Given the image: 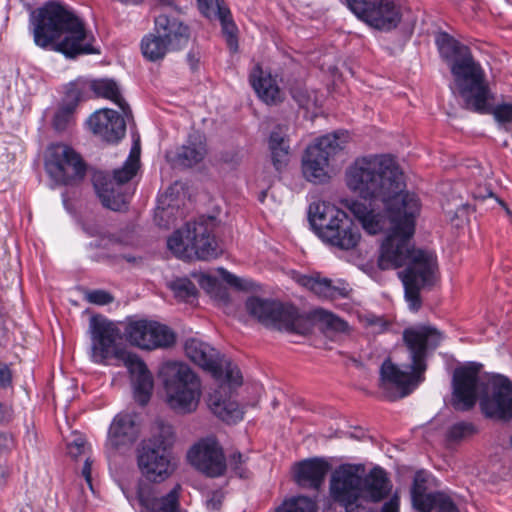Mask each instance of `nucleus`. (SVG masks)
Returning a JSON list of instances; mask_svg holds the SVG:
<instances>
[{
    "label": "nucleus",
    "mask_w": 512,
    "mask_h": 512,
    "mask_svg": "<svg viewBox=\"0 0 512 512\" xmlns=\"http://www.w3.org/2000/svg\"><path fill=\"white\" fill-rule=\"evenodd\" d=\"M344 180L359 197L382 203V210H376L371 203L353 201L349 209L368 234L388 231L378 265L382 270L406 266L399 277L410 308L417 311L421 307L420 291L433 283L437 270L434 253L414 249L410 244L421 208L419 198L405 191L404 175L387 155L356 158L346 168Z\"/></svg>",
    "instance_id": "f257e3e1"
},
{
    "label": "nucleus",
    "mask_w": 512,
    "mask_h": 512,
    "mask_svg": "<svg viewBox=\"0 0 512 512\" xmlns=\"http://www.w3.org/2000/svg\"><path fill=\"white\" fill-rule=\"evenodd\" d=\"M30 22L34 42L41 48L69 58L98 53L93 47L94 37L86 30L84 22L60 2L49 1L32 11Z\"/></svg>",
    "instance_id": "f03ea898"
},
{
    "label": "nucleus",
    "mask_w": 512,
    "mask_h": 512,
    "mask_svg": "<svg viewBox=\"0 0 512 512\" xmlns=\"http://www.w3.org/2000/svg\"><path fill=\"white\" fill-rule=\"evenodd\" d=\"M402 338L411 362L410 372L400 369L390 359H386L380 367L379 387L389 400L407 396L423 381L427 357L439 346L444 336L434 326L414 325L404 329Z\"/></svg>",
    "instance_id": "7ed1b4c3"
},
{
    "label": "nucleus",
    "mask_w": 512,
    "mask_h": 512,
    "mask_svg": "<svg viewBox=\"0 0 512 512\" xmlns=\"http://www.w3.org/2000/svg\"><path fill=\"white\" fill-rule=\"evenodd\" d=\"M364 474V465L351 463L341 464L332 472L329 495L345 512H377L372 504L390 493L391 482L382 468Z\"/></svg>",
    "instance_id": "20e7f679"
},
{
    "label": "nucleus",
    "mask_w": 512,
    "mask_h": 512,
    "mask_svg": "<svg viewBox=\"0 0 512 512\" xmlns=\"http://www.w3.org/2000/svg\"><path fill=\"white\" fill-rule=\"evenodd\" d=\"M436 45L445 60H453L450 69L461 97L474 100L476 109H483L486 91L481 83L485 72L474 60L470 48L445 32L436 37Z\"/></svg>",
    "instance_id": "39448f33"
},
{
    "label": "nucleus",
    "mask_w": 512,
    "mask_h": 512,
    "mask_svg": "<svg viewBox=\"0 0 512 512\" xmlns=\"http://www.w3.org/2000/svg\"><path fill=\"white\" fill-rule=\"evenodd\" d=\"M309 221L324 242L340 250H354L361 241L358 225L345 211L330 202L312 203Z\"/></svg>",
    "instance_id": "423d86ee"
},
{
    "label": "nucleus",
    "mask_w": 512,
    "mask_h": 512,
    "mask_svg": "<svg viewBox=\"0 0 512 512\" xmlns=\"http://www.w3.org/2000/svg\"><path fill=\"white\" fill-rule=\"evenodd\" d=\"M165 400L179 414L196 411L202 395L201 380L191 367L179 361H168L159 369Z\"/></svg>",
    "instance_id": "0eeeda50"
},
{
    "label": "nucleus",
    "mask_w": 512,
    "mask_h": 512,
    "mask_svg": "<svg viewBox=\"0 0 512 512\" xmlns=\"http://www.w3.org/2000/svg\"><path fill=\"white\" fill-rule=\"evenodd\" d=\"M90 359L101 365H125L136 354L123 345L122 330L117 323L102 317H92L89 323Z\"/></svg>",
    "instance_id": "6e6552de"
},
{
    "label": "nucleus",
    "mask_w": 512,
    "mask_h": 512,
    "mask_svg": "<svg viewBox=\"0 0 512 512\" xmlns=\"http://www.w3.org/2000/svg\"><path fill=\"white\" fill-rule=\"evenodd\" d=\"M349 141L347 131L339 130L318 138L308 146L302 157V172L306 180L322 184L330 179L329 161L342 151Z\"/></svg>",
    "instance_id": "1a4fd4ad"
},
{
    "label": "nucleus",
    "mask_w": 512,
    "mask_h": 512,
    "mask_svg": "<svg viewBox=\"0 0 512 512\" xmlns=\"http://www.w3.org/2000/svg\"><path fill=\"white\" fill-rule=\"evenodd\" d=\"M139 168V149L133 148L128 159L120 169L114 171L112 178L102 174L94 176V187L103 206L113 211L126 208L132 190L126 187Z\"/></svg>",
    "instance_id": "9d476101"
},
{
    "label": "nucleus",
    "mask_w": 512,
    "mask_h": 512,
    "mask_svg": "<svg viewBox=\"0 0 512 512\" xmlns=\"http://www.w3.org/2000/svg\"><path fill=\"white\" fill-rule=\"evenodd\" d=\"M248 313L267 327L304 334L307 331L305 319L292 306L280 302L250 297L245 303Z\"/></svg>",
    "instance_id": "9b49d317"
},
{
    "label": "nucleus",
    "mask_w": 512,
    "mask_h": 512,
    "mask_svg": "<svg viewBox=\"0 0 512 512\" xmlns=\"http://www.w3.org/2000/svg\"><path fill=\"white\" fill-rule=\"evenodd\" d=\"M44 165L48 175L61 185H77L86 175V164L81 155L64 143L47 147Z\"/></svg>",
    "instance_id": "f8f14e48"
},
{
    "label": "nucleus",
    "mask_w": 512,
    "mask_h": 512,
    "mask_svg": "<svg viewBox=\"0 0 512 512\" xmlns=\"http://www.w3.org/2000/svg\"><path fill=\"white\" fill-rule=\"evenodd\" d=\"M350 11L369 27L390 32L402 21V7L398 0H346Z\"/></svg>",
    "instance_id": "ddd939ff"
},
{
    "label": "nucleus",
    "mask_w": 512,
    "mask_h": 512,
    "mask_svg": "<svg viewBox=\"0 0 512 512\" xmlns=\"http://www.w3.org/2000/svg\"><path fill=\"white\" fill-rule=\"evenodd\" d=\"M124 334L131 345L146 350L169 347L175 342V334L166 325L135 317L127 318Z\"/></svg>",
    "instance_id": "4468645a"
},
{
    "label": "nucleus",
    "mask_w": 512,
    "mask_h": 512,
    "mask_svg": "<svg viewBox=\"0 0 512 512\" xmlns=\"http://www.w3.org/2000/svg\"><path fill=\"white\" fill-rule=\"evenodd\" d=\"M479 406L487 418L512 421V382L503 376L495 377L480 395Z\"/></svg>",
    "instance_id": "2eb2a0df"
},
{
    "label": "nucleus",
    "mask_w": 512,
    "mask_h": 512,
    "mask_svg": "<svg viewBox=\"0 0 512 512\" xmlns=\"http://www.w3.org/2000/svg\"><path fill=\"white\" fill-rule=\"evenodd\" d=\"M138 468L148 481L160 483L169 478L175 463L169 451L155 449L152 443H141L137 451Z\"/></svg>",
    "instance_id": "dca6fc26"
},
{
    "label": "nucleus",
    "mask_w": 512,
    "mask_h": 512,
    "mask_svg": "<svg viewBox=\"0 0 512 512\" xmlns=\"http://www.w3.org/2000/svg\"><path fill=\"white\" fill-rule=\"evenodd\" d=\"M480 367L481 365L470 364L455 370L452 405L456 410L468 411L474 407L482 386L479 379Z\"/></svg>",
    "instance_id": "f3484780"
},
{
    "label": "nucleus",
    "mask_w": 512,
    "mask_h": 512,
    "mask_svg": "<svg viewBox=\"0 0 512 512\" xmlns=\"http://www.w3.org/2000/svg\"><path fill=\"white\" fill-rule=\"evenodd\" d=\"M191 465L209 477L224 474L227 464L222 448L214 438H205L197 442L188 451Z\"/></svg>",
    "instance_id": "a211bd4d"
},
{
    "label": "nucleus",
    "mask_w": 512,
    "mask_h": 512,
    "mask_svg": "<svg viewBox=\"0 0 512 512\" xmlns=\"http://www.w3.org/2000/svg\"><path fill=\"white\" fill-rule=\"evenodd\" d=\"M139 426L135 415L131 413L117 414L108 430V437L105 444L107 453L130 448L139 437Z\"/></svg>",
    "instance_id": "6ab92c4d"
},
{
    "label": "nucleus",
    "mask_w": 512,
    "mask_h": 512,
    "mask_svg": "<svg viewBox=\"0 0 512 512\" xmlns=\"http://www.w3.org/2000/svg\"><path fill=\"white\" fill-rule=\"evenodd\" d=\"M87 123L94 135L109 143L117 142L124 137L126 132L124 118L108 108L94 112Z\"/></svg>",
    "instance_id": "aec40b11"
},
{
    "label": "nucleus",
    "mask_w": 512,
    "mask_h": 512,
    "mask_svg": "<svg viewBox=\"0 0 512 512\" xmlns=\"http://www.w3.org/2000/svg\"><path fill=\"white\" fill-rule=\"evenodd\" d=\"M184 350L192 362L210 372L215 379L221 378L223 358L208 343L190 338L185 342Z\"/></svg>",
    "instance_id": "412c9836"
},
{
    "label": "nucleus",
    "mask_w": 512,
    "mask_h": 512,
    "mask_svg": "<svg viewBox=\"0 0 512 512\" xmlns=\"http://www.w3.org/2000/svg\"><path fill=\"white\" fill-rule=\"evenodd\" d=\"M154 31L157 32L171 47L178 50L187 45L189 28L176 14L162 12L155 18Z\"/></svg>",
    "instance_id": "4be33fe9"
},
{
    "label": "nucleus",
    "mask_w": 512,
    "mask_h": 512,
    "mask_svg": "<svg viewBox=\"0 0 512 512\" xmlns=\"http://www.w3.org/2000/svg\"><path fill=\"white\" fill-rule=\"evenodd\" d=\"M210 223H187V237L191 239L192 255L198 259L208 260L218 256V246L211 235Z\"/></svg>",
    "instance_id": "5701e85b"
},
{
    "label": "nucleus",
    "mask_w": 512,
    "mask_h": 512,
    "mask_svg": "<svg viewBox=\"0 0 512 512\" xmlns=\"http://www.w3.org/2000/svg\"><path fill=\"white\" fill-rule=\"evenodd\" d=\"M201 13L211 19L219 20L227 43L231 49L237 47L236 25L234 24L229 8L223 0H197Z\"/></svg>",
    "instance_id": "b1692460"
},
{
    "label": "nucleus",
    "mask_w": 512,
    "mask_h": 512,
    "mask_svg": "<svg viewBox=\"0 0 512 512\" xmlns=\"http://www.w3.org/2000/svg\"><path fill=\"white\" fill-rule=\"evenodd\" d=\"M329 464L323 459L303 460L294 467V480L302 488L318 490L324 483Z\"/></svg>",
    "instance_id": "393cba45"
},
{
    "label": "nucleus",
    "mask_w": 512,
    "mask_h": 512,
    "mask_svg": "<svg viewBox=\"0 0 512 512\" xmlns=\"http://www.w3.org/2000/svg\"><path fill=\"white\" fill-rule=\"evenodd\" d=\"M207 151L205 135L192 131L185 143L177 149L175 163L185 168L193 167L204 160Z\"/></svg>",
    "instance_id": "a878e982"
},
{
    "label": "nucleus",
    "mask_w": 512,
    "mask_h": 512,
    "mask_svg": "<svg viewBox=\"0 0 512 512\" xmlns=\"http://www.w3.org/2000/svg\"><path fill=\"white\" fill-rule=\"evenodd\" d=\"M250 83L258 97L268 105H277L284 99L276 79L268 72L263 71L260 65H255L250 76Z\"/></svg>",
    "instance_id": "bb28decb"
},
{
    "label": "nucleus",
    "mask_w": 512,
    "mask_h": 512,
    "mask_svg": "<svg viewBox=\"0 0 512 512\" xmlns=\"http://www.w3.org/2000/svg\"><path fill=\"white\" fill-rule=\"evenodd\" d=\"M133 376L134 398L141 404L149 402L153 391V376L146 364L135 355L124 365Z\"/></svg>",
    "instance_id": "cd10ccee"
},
{
    "label": "nucleus",
    "mask_w": 512,
    "mask_h": 512,
    "mask_svg": "<svg viewBox=\"0 0 512 512\" xmlns=\"http://www.w3.org/2000/svg\"><path fill=\"white\" fill-rule=\"evenodd\" d=\"M289 127L286 124L276 125L270 133L268 147L276 170L284 168L290 157Z\"/></svg>",
    "instance_id": "c85d7f7f"
},
{
    "label": "nucleus",
    "mask_w": 512,
    "mask_h": 512,
    "mask_svg": "<svg viewBox=\"0 0 512 512\" xmlns=\"http://www.w3.org/2000/svg\"><path fill=\"white\" fill-rule=\"evenodd\" d=\"M486 91L483 99V109H476V105L474 100L470 101L467 97H462L464 99L465 105L468 109L480 113V114H492L494 119L501 125L511 124L512 123V104L511 103H501L496 106L491 105V100H493V95L489 89V86L485 80V76L482 78L481 83Z\"/></svg>",
    "instance_id": "c756f323"
},
{
    "label": "nucleus",
    "mask_w": 512,
    "mask_h": 512,
    "mask_svg": "<svg viewBox=\"0 0 512 512\" xmlns=\"http://www.w3.org/2000/svg\"><path fill=\"white\" fill-rule=\"evenodd\" d=\"M298 282L303 287L324 299L334 300L347 295V289L345 287L333 285L330 279L321 278L319 275H303L299 277Z\"/></svg>",
    "instance_id": "7c9ffc66"
},
{
    "label": "nucleus",
    "mask_w": 512,
    "mask_h": 512,
    "mask_svg": "<svg viewBox=\"0 0 512 512\" xmlns=\"http://www.w3.org/2000/svg\"><path fill=\"white\" fill-rule=\"evenodd\" d=\"M89 89H91L96 96L108 99L115 103L123 112L126 118L132 115V111L122 97L121 91L117 83L112 79H99L89 82Z\"/></svg>",
    "instance_id": "2f4dec72"
},
{
    "label": "nucleus",
    "mask_w": 512,
    "mask_h": 512,
    "mask_svg": "<svg viewBox=\"0 0 512 512\" xmlns=\"http://www.w3.org/2000/svg\"><path fill=\"white\" fill-rule=\"evenodd\" d=\"M182 487L176 484L167 494L159 498L140 499L145 508V512H180L179 496Z\"/></svg>",
    "instance_id": "473e14b6"
},
{
    "label": "nucleus",
    "mask_w": 512,
    "mask_h": 512,
    "mask_svg": "<svg viewBox=\"0 0 512 512\" xmlns=\"http://www.w3.org/2000/svg\"><path fill=\"white\" fill-rule=\"evenodd\" d=\"M209 407L222 421L232 424L243 418V411L238 403L230 399H220L217 395L209 397Z\"/></svg>",
    "instance_id": "72a5a7b5"
},
{
    "label": "nucleus",
    "mask_w": 512,
    "mask_h": 512,
    "mask_svg": "<svg viewBox=\"0 0 512 512\" xmlns=\"http://www.w3.org/2000/svg\"><path fill=\"white\" fill-rule=\"evenodd\" d=\"M169 50H171V47L155 31L145 35L141 40L142 54L149 61L162 60Z\"/></svg>",
    "instance_id": "f704fd0d"
},
{
    "label": "nucleus",
    "mask_w": 512,
    "mask_h": 512,
    "mask_svg": "<svg viewBox=\"0 0 512 512\" xmlns=\"http://www.w3.org/2000/svg\"><path fill=\"white\" fill-rule=\"evenodd\" d=\"M175 440L173 427L169 424L158 423L152 436L141 443H152L155 449L169 451Z\"/></svg>",
    "instance_id": "c9c22d12"
},
{
    "label": "nucleus",
    "mask_w": 512,
    "mask_h": 512,
    "mask_svg": "<svg viewBox=\"0 0 512 512\" xmlns=\"http://www.w3.org/2000/svg\"><path fill=\"white\" fill-rule=\"evenodd\" d=\"M167 245L169 250L179 258L186 259L192 257L191 239L187 237V226L183 230L174 232L168 239Z\"/></svg>",
    "instance_id": "e433bc0d"
},
{
    "label": "nucleus",
    "mask_w": 512,
    "mask_h": 512,
    "mask_svg": "<svg viewBox=\"0 0 512 512\" xmlns=\"http://www.w3.org/2000/svg\"><path fill=\"white\" fill-rule=\"evenodd\" d=\"M276 512H317V502L307 496H298L285 501Z\"/></svg>",
    "instance_id": "4c0bfd02"
},
{
    "label": "nucleus",
    "mask_w": 512,
    "mask_h": 512,
    "mask_svg": "<svg viewBox=\"0 0 512 512\" xmlns=\"http://www.w3.org/2000/svg\"><path fill=\"white\" fill-rule=\"evenodd\" d=\"M74 112L73 104H63L53 117L54 129L58 132L67 130L74 123Z\"/></svg>",
    "instance_id": "58836bf2"
},
{
    "label": "nucleus",
    "mask_w": 512,
    "mask_h": 512,
    "mask_svg": "<svg viewBox=\"0 0 512 512\" xmlns=\"http://www.w3.org/2000/svg\"><path fill=\"white\" fill-rule=\"evenodd\" d=\"M87 88H89V82L85 80H76L70 83L65 94L64 104H73L75 110Z\"/></svg>",
    "instance_id": "ea45409f"
},
{
    "label": "nucleus",
    "mask_w": 512,
    "mask_h": 512,
    "mask_svg": "<svg viewBox=\"0 0 512 512\" xmlns=\"http://www.w3.org/2000/svg\"><path fill=\"white\" fill-rule=\"evenodd\" d=\"M170 287L175 293V296L182 300H188L191 297H195L197 293L194 283L187 278H181L173 281L170 284Z\"/></svg>",
    "instance_id": "a19ab883"
},
{
    "label": "nucleus",
    "mask_w": 512,
    "mask_h": 512,
    "mask_svg": "<svg viewBox=\"0 0 512 512\" xmlns=\"http://www.w3.org/2000/svg\"><path fill=\"white\" fill-rule=\"evenodd\" d=\"M230 385L240 386L242 384V374L236 365L223 359L222 376Z\"/></svg>",
    "instance_id": "79ce46f5"
},
{
    "label": "nucleus",
    "mask_w": 512,
    "mask_h": 512,
    "mask_svg": "<svg viewBox=\"0 0 512 512\" xmlns=\"http://www.w3.org/2000/svg\"><path fill=\"white\" fill-rule=\"evenodd\" d=\"M415 509L420 512H431L435 507L436 493H425L411 498Z\"/></svg>",
    "instance_id": "37998d69"
},
{
    "label": "nucleus",
    "mask_w": 512,
    "mask_h": 512,
    "mask_svg": "<svg viewBox=\"0 0 512 512\" xmlns=\"http://www.w3.org/2000/svg\"><path fill=\"white\" fill-rule=\"evenodd\" d=\"M475 433V427L469 422H459L452 425L448 431L451 440H460Z\"/></svg>",
    "instance_id": "c03bdc74"
},
{
    "label": "nucleus",
    "mask_w": 512,
    "mask_h": 512,
    "mask_svg": "<svg viewBox=\"0 0 512 512\" xmlns=\"http://www.w3.org/2000/svg\"><path fill=\"white\" fill-rule=\"evenodd\" d=\"M320 315L321 321L328 329H331L335 332H345L347 330V323L336 315L327 311H321Z\"/></svg>",
    "instance_id": "a18cd8bd"
},
{
    "label": "nucleus",
    "mask_w": 512,
    "mask_h": 512,
    "mask_svg": "<svg viewBox=\"0 0 512 512\" xmlns=\"http://www.w3.org/2000/svg\"><path fill=\"white\" fill-rule=\"evenodd\" d=\"M85 300L96 305H107L113 302L114 297L105 290L97 289L87 291L85 293Z\"/></svg>",
    "instance_id": "49530a36"
},
{
    "label": "nucleus",
    "mask_w": 512,
    "mask_h": 512,
    "mask_svg": "<svg viewBox=\"0 0 512 512\" xmlns=\"http://www.w3.org/2000/svg\"><path fill=\"white\" fill-rule=\"evenodd\" d=\"M247 461V457L239 452H235L232 455H230L228 460L229 467L235 471V473L243 478L246 477V470L244 468V465Z\"/></svg>",
    "instance_id": "de8ad7c7"
},
{
    "label": "nucleus",
    "mask_w": 512,
    "mask_h": 512,
    "mask_svg": "<svg viewBox=\"0 0 512 512\" xmlns=\"http://www.w3.org/2000/svg\"><path fill=\"white\" fill-rule=\"evenodd\" d=\"M438 512H459L452 499L444 493H436L435 507Z\"/></svg>",
    "instance_id": "09e8293b"
},
{
    "label": "nucleus",
    "mask_w": 512,
    "mask_h": 512,
    "mask_svg": "<svg viewBox=\"0 0 512 512\" xmlns=\"http://www.w3.org/2000/svg\"><path fill=\"white\" fill-rule=\"evenodd\" d=\"M426 481V474L423 471L416 472L411 488V498L420 494L427 493Z\"/></svg>",
    "instance_id": "8fccbe9b"
},
{
    "label": "nucleus",
    "mask_w": 512,
    "mask_h": 512,
    "mask_svg": "<svg viewBox=\"0 0 512 512\" xmlns=\"http://www.w3.org/2000/svg\"><path fill=\"white\" fill-rule=\"evenodd\" d=\"M67 449H68V454L72 458L76 459L79 456H81L82 454H84L85 449H86V442L82 438H77L68 444Z\"/></svg>",
    "instance_id": "3c124183"
},
{
    "label": "nucleus",
    "mask_w": 512,
    "mask_h": 512,
    "mask_svg": "<svg viewBox=\"0 0 512 512\" xmlns=\"http://www.w3.org/2000/svg\"><path fill=\"white\" fill-rule=\"evenodd\" d=\"M219 275L222 277L224 281H226L229 285L236 287L238 289H243L244 286L242 284V279L238 278L237 276L231 274L224 268H218L217 269Z\"/></svg>",
    "instance_id": "603ef678"
},
{
    "label": "nucleus",
    "mask_w": 512,
    "mask_h": 512,
    "mask_svg": "<svg viewBox=\"0 0 512 512\" xmlns=\"http://www.w3.org/2000/svg\"><path fill=\"white\" fill-rule=\"evenodd\" d=\"M199 283L200 286L207 290L209 293L214 292L219 286L217 279L210 275H202L200 277Z\"/></svg>",
    "instance_id": "864d4df0"
},
{
    "label": "nucleus",
    "mask_w": 512,
    "mask_h": 512,
    "mask_svg": "<svg viewBox=\"0 0 512 512\" xmlns=\"http://www.w3.org/2000/svg\"><path fill=\"white\" fill-rule=\"evenodd\" d=\"M367 323L370 327L374 328L375 332H378V333L384 331L388 326L387 321H385L381 317H376V316L367 318Z\"/></svg>",
    "instance_id": "5fc2aeb1"
},
{
    "label": "nucleus",
    "mask_w": 512,
    "mask_h": 512,
    "mask_svg": "<svg viewBox=\"0 0 512 512\" xmlns=\"http://www.w3.org/2000/svg\"><path fill=\"white\" fill-rule=\"evenodd\" d=\"M13 446V436L7 432H0V452L10 451Z\"/></svg>",
    "instance_id": "6e6d98bb"
},
{
    "label": "nucleus",
    "mask_w": 512,
    "mask_h": 512,
    "mask_svg": "<svg viewBox=\"0 0 512 512\" xmlns=\"http://www.w3.org/2000/svg\"><path fill=\"white\" fill-rule=\"evenodd\" d=\"M11 383V372L7 365L0 363V386L6 387Z\"/></svg>",
    "instance_id": "4d7b16f0"
},
{
    "label": "nucleus",
    "mask_w": 512,
    "mask_h": 512,
    "mask_svg": "<svg viewBox=\"0 0 512 512\" xmlns=\"http://www.w3.org/2000/svg\"><path fill=\"white\" fill-rule=\"evenodd\" d=\"M381 512H399V497L394 495L383 505Z\"/></svg>",
    "instance_id": "13d9d810"
},
{
    "label": "nucleus",
    "mask_w": 512,
    "mask_h": 512,
    "mask_svg": "<svg viewBox=\"0 0 512 512\" xmlns=\"http://www.w3.org/2000/svg\"><path fill=\"white\" fill-rule=\"evenodd\" d=\"M291 95L300 106H304L307 104L308 95H307L306 91H303L300 89H292Z\"/></svg>",
    "instance_id": "bf43d9fd"
},
{
    "label": "nucleus",
    "mask_w": 512,
    "mask_h": 512,
    "mask_svg": "<svg viewBox=\"0 0 512 512\" xmlns=\"http://www.w3.org/2000/svg\"><path fill=\"white\" fill-rule=\"evenodd\" d=\"M12 417L11 407L0 403V423L8 422Z\"/></svg>",
    "instance_id": "052dcab7"
},
{
    "label": "nucleus",
    "mask_w": 512,
    "mask_h": 512,
    "mask_svg": "<svg viewBox=\"0 0 512 512\" xmlns=\"http://www.w3.org/2000/svg\"><path fill=\"white\" fill-rule=\"evenodd\" d=\"M82 475L85 478L87 484L92 489V478H91V462L87 458L82 468Z\"/></svg>",
    "instance_id": "680f3d73"
},
{
    "label": "nucleus",
    "mask_w": 512,
    "mask_h": 512,
    "mask_svg": "<svg viewBox=\"0 0 512 512\" xmlns=\"http://www.w3.org/2000/svg\"><path fill=\"white\" fill-rule=\"evenodd\" d=\"M187 61L191 67V69H196L199 63V55L194 53L193 51L189 52L187 55Z\"/></svg>",
    "instance_id": "e2e57ef3"
},
{
    "label": "nucleus",
    "mask_w": 512,
    "mask_h": 512,
    "mask_svg": "<svg viewBox=\"0 0 512 512\" xmlns=\"http://www.w3.org/2000/svg\"><path fill=\"white\" fill-rule=\"evenodd\" d=\"M10 476V469L6 465H0V485L6 483Z\"/></svg>",
    "instance_id": "0e129e2a"
},
{
    "label": "nucleus",
    "mask_w": 512,
    "mask_h": 512,
    "mask_svg": "<svg viewBox=\"0 0 512 512\" xmlns=\"http://www.w3.org/2000/svg\"><path fill=\"white\" fill-rule=\"evenodd\" d=\"M206 505L207 508L210 510H217L221 505V501L220 499H215V497L213 496L211 499L207 500Z\"/></svg>",
    "instance_id": "69168bd1"
},
{
    "label": "nucleus",
    "mask_w": 512,
    "mask_h": 512,
    "mask_svg": "<svg viewBox=\"0 0 512 512\" xmlns=\"http://www.w3.org/2000/svg\"><path fill=\"white\" fill-rule=\"evenodd\" d=\"M500 203H501V205L505 208V211H506L507 215L510 217L511 222H512V212H511V211H510V209L505 205V203H503V202H500Z\"/></svg>",
    "instance_id": "338daca9"
},
{
    "label": "nucleus",
    "mask_w": 512,
    "mask_h": 512,
    "mask_svg": "<svg viewBox=\"0 0 512 512\" xmlns=\"http://www.w3.org/2000/svg\"><path fill=\"white\" fill-rule=\"evenodd\" d=\"M173 4L172 0H165L164 5L171 6Z\"/></svg>",
    "instance_id": "774afa93"
}]
</instances>
